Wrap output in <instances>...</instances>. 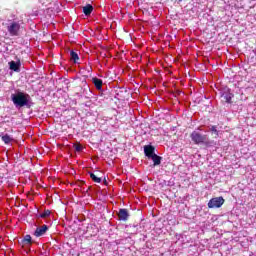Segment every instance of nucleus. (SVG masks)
<instances>
[{
    "label": "nucleus",
    "instance_id": "8",
    "mask_svg": "<svg viewBox=\"0 0 256 256\" xmlns=\"http://www.w3.org/2000/svg\"><path fill=\"white\" fill-rule=\"evenodd\" d=\"M144 154L146 157H148V159H150V157H153V155H155V147L151 145L144 146Z\"/></svg>",
    "mask_w": 256,
    "mask_h": 256
},
{
    "label": "nucleus",
    "instance_id": "4",
    "mask_svg": "<svg viewBox=\"0 0 256 256\" xmlns=\"http://www.w3.org/2000/svg\"><path fill=\"white\" fill-rule=\"evenodd\" d=\"M225 203V199L223 197H215L209 200L208 202V208L209 209H219L220 207H223V204Z\"/></svg>",
    "mask_w": 256,
    "mask_h": 256
},
{
    "label": "nucleus",
    "instance_id": "12",
    "mask_svg": "<svg viewBox=\"0 0 256 256\" xmlns=\"http://www.w3.org/2000/svg\"><path fill=\"white\" fill-rule=\"evenodd\" d=\"M150 159L153 161L154 167H157V165H161V156L154 154Z\"/></svg>",
    "mask_w": 256,
    "mask_h": 256
},
{
    "label": "nucleus",
    "instance_id": "3",
    "mask_svg": "<svg viewBox=\"0 0 256 256\" xmlns=\"http://www.w3.org/2000/svg\"><path fill=\"white\" fill-rule=\"evenodd\" d=\"M190 137L193 143H195L196 145H201L202 143H206L207 141V135L201 134L197 131H193Z\"/></svg>",
    "mask_w": 256,
    "mask_h": 256
},
{
    "label": "nucleus",
    "instance_id": "20",
    "mask_svg": "<svg viewBox=\"0 0 256 256\" xmlns=\"http://www.w3.org/2000/svg\"><path fill=\"white\" fill-rule=\"evenodd\" d=\"M86 71H87V73H91V71H93V69L91 68V66H88V67H86Z\"/></svg>",
    "mask_w": 256,
    "mask_h": 256
},
{
    "label": "nucleus",
    "instance_id": "7",
    "mask_svg": "<svg viewBox=\"0 0 256 256\" xmlns=\"http://www.w3.org/2000/svg\"><path fill=\"white\" fill-rule=\"evenodd\" d=\"M8 65H9V69L11 71H15L16 73H19V71H21V61L20 60H18L17 62L10 61L8 63Z\"/></svg>",
    "mask_w": 256,
    "mask_h": 256
},
{
    "label": "nucleus",
    "instance_id": "5",
    "mask_svg": "<svg viewBox=\"0 0 256 256\" xmlns=\"http://www.w3.org/2000/svg\"><path fill=\"white\" fill-rule=\"evenodd\" d=\"M221 97L226 103H231V99H233L234 95L231 93V89L226 88L221 92Z\"/></svg>",
    "mask_w": 256,
    "mask_h": 256
},
{
    "label": "nucleus",
    "instance_id": "17",
    "mask_svg": "<svg viewBox=\"0 0 256 256\" xmlns=\"http://www.w3.org/2000/svg\"><path fill=\"white\" fill-rule=\"evenodd\" d=\"M210 131L215 133L216 137H219V131L217 130V126H211Z\"/></svg>",
    "mask_w": 256,
    "mask_h": 256
},
{
    "label": "nucleus",
    "instance_id": "15",
    "mask_svg": "<svg viewBox=\"0 0 256 256\" xmlns=\"http://www.w3.org/2000/svg\"><path fill=\"white\" fill-rule=\"evenodd\" d=\"M2 141H3L6 145H9V143H11V141H12L11 136H9L8 134L2 136Z\"/></svg>",
    "mask_w": 256,
    "mask_h": 256
},
{
    "label": "nucleus",
    "instance_id": "13",
    "mask_svg": "<svg viewBox=\"0 0 256 256\" xmlns=\"http://www.w3.org/2000/svg\"><path fill=\"white\" fill-rule=\"evenodd\" d=\"M20 243H21V245H23V247H25V245H31V243H32L31 235L24 236V238L21 240Z\"/></svg>",
    "mask_w": 256,
    "mask_h": 256
},
{
    "label": "nucleus",
    "instance_id": "18",
    "mask_svg": "<svg viewBox=\"0 0 256 256\" xmlns=\"http://www.w3.org/2000/svg\"><path fill=\"white\" fill-rule=\"evenodd\" d=\"M49 215H51V211L46 210L44 213L40 215V217H42V219H45L46 217H49Z\"/></svg>",
    "mask_w": 256,
    "mask_h": 256
},
{
    "label": "nucleus",
    "instance_id": "19",
    "mask_svg": "<svg viewBox=\"0 0 256 256\" xmlns=\"http://www.w3.org/2000/svg\"><path fill=\"white\" fill-rule=\"evenodd\" d=\"M75 151H82L83 150V146H81L80 144H76L74 145Z\"/></svg>",
    "mask_w": 256,
    "mask_h": 256
},
{
    "label": "nucleus",
    "instance_id": "1",
    "mask_svg": "<svg viewBox=\"0 0 256 256\" xmlns=\"http://www.w3.org/2000/svg\"><path fill=\"white\" fill-rule=\"evenodd\" d=\"M11 101L16 109H21V107L31 109V107H33L31 96L21 90H15L14 93L11 94Z\"/></svg>",
    "mask_w": 256,
    "mask_h": 256
},
{
    "label": "nucleus",
    "instance_id": "14",
    "mask_svg": "<svg viewBox=\"0 0 256 256\" xmlns=\"http://www.w3.org/2000/svg\"><path fill=\"white\" fill-rule=\"evenodd\" d=\"M70 59L74 63H77V61H79V54H77L75 51H70Z\"/></svg>",
    "mask_w": 256,
    "mask_h": 256
},
{
    "label": "nucleus",
    "instance_id": "11",
    "mask_svg": "<svg viewBox=\"0 0 256 256\" xmlns=\"http://www.w3.org/2000/svg\"><path fill=\"white\" fill-rule=\"evenodd\" d=\"M83 13L86 15V17H89L91 13H93V6L91 4H88L83 7Z\"/></svg>",
    "mask_w": 256,
    "mask_h": 256
},
{
    "label": "nucleus",
    "instance_id": "2",
    "mask_svg": "<svg viewBox=\"0 0 256 256\" xmlns=\"http://www.w3.org/2000/svg\"><path fill=\"white\" fill-rule=\"evenodd\" d=\"M5 25L11 37L19 35V31H21V22L19 20H7Z\"/></svg>",
    "mask_w": 256,
    "mask_h": 256
},
{
    "label": "nucleus",
    "instance_id": "10",
    "mask_svg": "<svg viewBox=\"0 0 256 256\" xmlns=\"http://www.w3.org/2000/svg\"><path fill=\"white\" fill-rule=\"evenodd\" d=\"M92 83L98 91H101V89H103V80H101L97 77H94V78H92Z\"/></svg>",
    "mask_w": 256,
    "mask_h": 256
},
{
    "label": "nucleus",
    "instance_id": "16",
    "mask_svg": "<svg viewBox=\"0 0 256 256\" xmlns=\"http://www.w3.org/2000/svg\"><path fill=\"white\" fill-rule=\"evenodd\" d=\"M90 178L92 179V181H94V183H101V178L97 177V175L90 173Z\"/></svg>",
    "mask_w": 256,
    "mask_h": 256
},
{
    "label": "nucleus",
    "instance_id": "6",
    "mask_svg": "<svg viewBox=\"0 0 256 256\" xmlns=\"http://www.w3.org/2000/svg\"><path fill=\"white\" fill-rule=\"evenodd\" d=\"M49 227L47 225H42L38 228H36L35 232H34V236L35 237H43V235H45L48 231Z\"/></svg>",
    "mask_w": 256,
    "mask_h": 256
},
{
    "label": "nucleus",
    "instance_id": "9",
    "mask_svg": "<svg viewBox=\"0 0 256 256\" xmlns=\"http://www.w3.org/2000/svg\"><path fill=\"white\" fill-rule=\"evenodd\" d=\"M119 221H127L129 219V211L127 209H120L118 212Z\"/></svg>",
    "mask_w": 256,
    "mask_h": 256
}]
</instances>
